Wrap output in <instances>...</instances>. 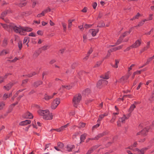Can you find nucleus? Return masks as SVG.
I'll return each instance as SVG.
<instances>
[{"mask_svg": "<svg viewBox=\"0 0 154 154\" xmlns=\"http://www.w3.org/2000/svg\"><path fill=\"white\" fill-rule=\"evenodd\" d=\"M39 115L42 116L43 119L46 120H51L53 119V116L51 113L48 110L39 109L38 111Z\"/></svg>", "mask_w": 154, "mask_h": 154, "instance_id": "f257e3e1", "label": "nucleus"}, {"mask_svg": "<svg viewBox=\"0 0 154 154\" xmlns=\"http://www.w3.org/2000/svg\"><path fill=\"white\" fill-rule=\"evenodd\" d=\"M9 26L10 29L11 30H13L15 32L19 33L21 35H23V27L20 26H17L13 23L10 24Z\"/></svg>", "mask_w": 154, "mask_h": 154, "instance_id": "f03ea898", "label": "nucleus"}, {"mask_svg": "<svg viewBox=\"0 0 154 154\" xmlns=\"http://www.w3.org/2000/svg\"><path fill=\"white\" fill-rule=\"evenodd\" d=\"M82 99L81 94H79L75 95L72 99V104L74 107H77Z\"/></svg>", "mask_w": 154, "mask_h": 154, "instance_id": "7ed1b4c3", "label": "nucleus"}, {"mask_svg": "<svg viewBox=\"0 0 154 154\" xmlns=\"http://www.w3.org/2000/svg\"><path fill=\"white\" fill-rule=\"evenodd\" d=\"M60 99L57 98L55 99L53 101L51 106V108L53 109H55L57 106L58 105L60 104Z\"/></svg>", "mask_w": 154, "mask_h": 154, "instance_id": "20e7f679", "label": "nucleus"}, {"mask_svg": "<svg viewBox=\"0 0 154 154\" xmlns=\"http://www.w3.org/2000/svg\"><path fill=\"white\" fill-rule=\"evenodd\" d=\"M108 133V132L107 131L103 132L102 133L98 134L97 136L94 138H89V140H97L99 138H100L103 136L107 134Z\"/></svg>", "mask_w": 154, "mask_h": 154, "instance_id": "39448f33", "label": "nucleus"}, {"mask_svg": "<svg viewBox=\"0 0 154 154\" xmlns=\"http://www.w3.org/2000/svg\"><path fill=\"white\" fill-rule=\"evenodd\" d=\"M141 43V39L137 40L135 42L131 45V47L134 48H137L140 46Z\"/></svg>", "mask_w": 154, "mask_h": 154, "instance_id": "423d86ee", "label": "nucleus"}, {"mask_svg": "<svg viewBox=\"0 0 154 154\" xmlns=\"http://www.w3.org/2000/svg\"><path fill=\"white\" fill-rule=\"evenodd\" d=\"M23 35H25L26 34V32H31L32 31V29L28 27H23Z\"/></svg>", "mask_w": 154, "mask_h": 154, "instance_id": "0eeeda50", "label": "nucleus"}, {"mask_svg": "<svg viewBox=\"0 0 154 154\" xmlns=\"http://www.w3.org/2000/svg\"><path fill=\"white\" fill-rule=\"evenodd\" d=\"M99 29H90L89 31V32L91 33L93 36H95L97 33L99 32Z\"/></svg>", "mask_w": 154, "mask_h": 154, "instance_id": "6e6552de", "label": "nucleus"}, {"mask_svg": "<svg viewBox=\"0 0 154 154\" xmlns=\"http://www.w3.org/2000/svg\"><path fill=\"white\" fill-rule=\"evenodd\" d=\"M14 85V84L11 82H10L3 87L4 89L7 91H9L11 88L12 86Z\"/></svg>", "mask_w": 154, "mask_h": 154, "instance_id": "1a4fd4ad", "label": "nucleus"}, {"mask_svg": "<svg viewBox=\"0 0 154 154\" xmlns=\"http://www.w3.org/2000/svg\"><path fill=\"white\" fill-rule=\"evenodd\" d=\"M33 117V116L32 114L29 112L26 113L23 115V117L26 119H32Z\"/></svg>", "mask_w": 154, "mask_h": 154, "instance_id": "9d476101", "label": "nucleus"}, {"mask_svg": "<svg viewBox=\"0 0 154 154\" xmlns=\"http://www.w3.org/2000/svg\"><path fill=\"white\" fill-rule=\"evenodd\" d=\"M31 122V121L29 120H26L24 121H22L20 122L19 125H26L27 124H29Z\"/></svg>", "mask_w": 154, "mask_h": 154, "instance_id": "9b49d317", "label": "nucleus"}, {"mask_svg": "<svg viewBox=\"0 0 154 154\" xmlns=\"http://www.w3.org/2000/svg\"><path fill=\"white\" fill-rule=\"evenodd\" d=\"M75 147V146L72 144H68L66 147L67 151L69 152L72 151Z\"/></svg>", "mask_w": 154, "mask_h": 154, "instance_id": "f8f14e48", "label": "nucleus"}, {"mask_svg": "<svg viewBox=\"0 0 154 154\" xmlns=\"http://www.w3.org/2000/svg\"><path fill=\"white\" fill-rule=\"evenodd\" d=\"M0 24L2 25L3 28H4L5 29H6L8 31L10 32V30L9 29V28L10 29V28L9 27V25H8L7 24L3 23H0Z\"/></svg>", "mask_w": 154, "mask_h": 154, "instance_id": "ddd939ff", "label": "nucleus"}, {"mask_svg": "<svg viewBox=\"0 0 154 154\" xmlns=\"http://www.w3.org/2000/svg\"><path fill=\"white\" fill-rule=\"evenodd\" d=\"M149 131V130L146 128H144L143 130H142L141 132H139L137 133V135H140L141 134H146V132H147Z\"/></svg>", "mask_w": 154, "mask_h": 154, "instance_id": "4468645a", "label": "nucleus"}, {"mask_svg": "<svg viewBox=\"0 0 154 154\" xmlns=\"http://www.w3.org/2000/svg\"><path fill=\"white\" fill-rule=\"evenodd\" d=\"M43 83V82L41 81H38L34 82L33 86L35 88L38 86Z\"/></svg>", "mask_w": 154, "mask_h": 154, "instance_id": "2eb2a0df", "label": "nucleus"}, {"mask_svg": "<svg viewBox=\"0 0 154 154\" xmlns=\"http://www.w3.org/2000/svg\"><path fill=\"white\" fill-rule=\"evenodd\" d=\"M65 128H66L65 127L64 125H63L62 126L59 128H57L56 129H54L53 130H55L58 132H60L63 131L65 130Z\"/></svg>", "mask_w": 154, "mask_h": 154, "instance_id": "dca6fc26", "label": "nucleus"}, {"mask_svg": "<svg viewBox=\"0 0 154 154\" xmlns=\"http://www.w3.org/2000/svg\"><path fill=\"white\" fill-rule=\"evenodd\" d=\"M7 14V13L6 11L2 13V14H1L0 17V18L1 19H2L6 22H7V21H6L5 19H4V17L6 16Z\"/></svg>", "mask_w": 154, "mask_h": 154, "instance_id": "f3484780", "label": "nucleus"}, {"mask_svg": "<svg viewBox=\"0 0 154 154\" xmlns=\"http://www.w3.org/2000/svg\"><path fill=\"white\" fill-rule=\"evenodd\" d=\"M127 119L128 118L126 117V115H124L122 117L119 118V122H121L122 123H124L125 120Z\"/></svg>", "mask_w": 154, "mask_h": 154, "instance_id": "a211bd4d", "label": "nucleus"}, {"mask_svg": "<svg viewBox=\"0 0 154 154\" xmlns=\"http://www.w3.org/2000/svg\"><path fill=\"white\" fill-rule=\"evenodd\" d=\"M90 92V89L89 88H87L84 90L82 92L83 95L85 96L87 95Z\"/></svg>", "mask_w": 154, "mask_h": 154, "instance_id": "6ab92c4d", "label": "nucleus"}, {"mask_svg": "<svg viewBox=\"0 0 154 154\" xmlns=\"http://www.w3.org/2000/svg\"><path fill=\"white\" fill-rule=\"evenodd\" d=\"M148 149V148L147 147H145L141 149H139V154H144V153L145 152L147 149Z\"/></svg>", "mask_w": 154, "mask_h": 154, "instance_id": "aec40b11", "label": "nucleus"}, {"mask_svg": "<svg viewBox=\"0 0 154 154\" xmlns=\"http://www.w3.org/2000/svg\"><path fill=\"white\" fill-rule=\"evenodd\" d=\"M29 38L27 37H25L23 40V44H24L27 45V47H28L29 45L28 44L29 42Z\"/></svg>", "mask_w": 154, "mask_h": 154, "instance_id": "412c9836", "label": "nucleus"}, {"mask_svg": "<svg viewBox=\"0 0 154 154\" xmlns=\"http://www.w3.org/2000/svg\"><path fill=\"white\" fill-rule=\"evenodd\" d=\"M100 78L104 79H108L109 78L108 72L106 73L104 75H101L100 76Z\"/></svg>", "mask_w": 154, "mask_h": 154, "instance_id": "4be33fe9", "label": "nucleus"}, {"mask_svg": "<svg viewBox=\"0 0 154 154\" xmlns=\"http://www.w3.org/2000/svg\"><path fill=\"white\" fill-rule=\"evenodd\" d=\"M12 93L11 92L8 94L6 93L3 96V99L4 100H6L7 98L10 97L12 95Z\"/></svg>", "mask_w": 154, "mask_h": 154, "instance_id": "5701e85b", "label": "nucleus"}, {"mask_svg": "<svg viewBox=\"0 0 154 154\" xmlns=\"http://www.w3.org/2000/svg\"><path fill=\"white\" fill-rule=\"evenodd\" d=\"M71 87H70V86H65V85H62V87L60 88L59 89V90L60 91H62V90H63V89L64 88H66V89L69 90V89H70L71 88Z\"/></svg>", "mask_w": 154, "mask_h": 154, "instance_id": "b1692460", "label": "nucleus"}, {"mask_svg": "<svg viewBox=\"0 0 154 154\" xmlns=\"http://www.w3.org/2000/svg\"><path fill=\"white\" fill-rule=\"evenodd\" d=\"M53 97V95L49 96L47 94H45L44 99L46 100H48L52 99Z\"/></svg>", "mask_w": 154, "mask_h": 154, "instance_id": "393cba45", "label": "nucleus"}, {"mask_svg": "<svg viewBox=\"0 0 154 154\" xmlns=\"http://www.w3.org/2000/svg\"><path fill=\"white\" fill-rule=\"evenodd\" d=\"M87 134H84L81 136L80 137V140L81 141L80 143H81L82 142L84 141V140L85 139L86 137V136Z\"/></svg>", "mask_w": 154, "mask_h": 154, "instance_id": "a878e982", "label": "nucleus"}, {"mask_svg": "<svg viewBox=\"0 0 154 154\" xmlns=\"http://www.w3.org/2000/svg\"><path fill=\"white\" fill-rule=\"evenodd\" d=\"M51 11V9L49 8L48 7L46 9H45L43 11H42V14L43 15H45V14L48 12L50 11Z\"/></svg>", "mask_w": 154, "mask_h": 154, "instance_id": "bb28decb", "label": "nucleus"}, {"mask_svg": "<svg viewBox=\"0 0 154 154\" xmlns=\"http://www.w3.org/2000/svg\"><path fill=\"white\" fill-rule=\"evenodd\" d=\"M148 21V20L146 19L143 20L141 22H139L137 26H136L135 27H138L142 26L143 24L145 21Z\"/></svg>", "mask_w": 154, "mask_h": 154, "instance_id": "cd10ccee", "label": "nucleus"}, {"mask_svg": "<svg viewBox=\"0 0 154 154\" xmlns=\"http://www.w3.org/2000/svg\"><path fill=\"white\" fill-rule=\"evenodd\" d=\"M49 48V46L48 45H45L40 48V49L43 51H45Z\"/></svg>", "mask_w": 154, "mask_h": 154, "instance_id": "c85d7f7f", "label": "nucleus"}, {"mask_svg": "<svg viewBox=\"0 0 154 154\" xmlns=\"http://www.w3.org/2000/svg\"><path fill=\"white\" fill-rule=\"evenodd\" d=\"M135 107V106L134 104H133L132 105L129 109V112L130 113H131Z\"/></svg>", "mask_w": 154, "mask_h": 154, "instance_id": "c756f323", "label": "nucleus"}, {"mask_svg": "<svg viewBox=\"0 0 154 154\" xmlns=\"http://www.w3.org/2000/svg\"><path fill=\"white\" fill-rule=\"evenodd\" d=\"M140 16V14L139 13H138L137 14L134 16L131 19V20H133L135 19H137Z\"/></svg>", "mask_w": 154, "mask_h": 154, "instance_id": "7c9ffc66", "label": "nucleus"}, {"mask_svg": "<svg viewBox=\"0 0 154 154\" xmlns=\"http://www.w3.org/2000/svg\"><path fill=\"white\" fill-rule=\"evenodd\" d=\"M102 80H99L97 84V87L100 88V86L102 85V84H103L102 83Z\"/></svg>", "mask_w": 154, "mask_h": 154, "instance_id": "2f4dec72", "label": "nucleus"}, {"mask_svg": "<svg viewBox=\"0 0 154 154\" xmlns=\"http://www.w3.org/2000/svg\"><path fill=\"white\" fill-rule=\"evenodd\" d=\"M17 104V102L16 103H13V104H12L11 106L9 109L8 110V112L9 113V112H11L12 110V108L11 107L12 106H14L16 104Z\"/></svg>", "mask_w": 154, "mask_h": 154, "instance_id": "473e14b6", "label": "nucleus"}, {"mask_svg": "<svg viewBox=\"0 0 154 154\" xmlns=\"http://www.w3.org/2000/svg\"><path fill=\"white\" fill-rule=\"evenodd\" d=\"M79 134V132H77L75 133L72 135V139H74L76 138V137Z\"/></svg>", "mask_w": 154, "mask_h": 154, "instance_id": "72a5a7b5", "label": "nucleus"}, {"mask_svg": "<svg viewBox=\"0 0 154 154\" xmlns=\"http://www.w3.org/2000/svg\"><path fill=\"white\" fill-rule=\"evenodd\" d=\"M62 24L63 29L64 31H65L66 29V24L64 23H62Z\"/></svg>", "mask_w": 154, "mask_h": 154, "instance_id": "f704fd0d", "label": "nucleus"}, {"mask_svg": "<svg viewBox=\"0 0 154 154\" xmlns=\"http://www.w3.org/2000/svg\"><path fill=\"white\" fill-rule=\"evenodd\" d=\"M57 146L59 148L61 149L63 147V144L59 142L57 143Z\"/></svg>", "mask_w": 154, "mask_h": 154, "instance_id": "c9c22d12", "label": "nucleus"}, {"mask_svg": "<svg viewBox=\"0 0 154 154\" xmlns=\"http://www.w3.org/2000/svg\"><path fill=\"white\" fill-rule=\"evenodd\" d=\"M8 53V52L5 50H3L0 52V55H3Z\"/></svg>", "mask_w": 154, "mask_h": 154, "instance_id": "e433bc0d", "label": "nucleus"}, {"mask_svg": "<svg viewBox=\"0 0 154 154\" xmlns=\"http://www.w3.org/2000/svg\"><path fill=\"white\" fill-rule=\"evenodd\" d=\"M123 39V38L122 37H120L117 41V42H116V45H118L119 44H120L122 41Z\"/></svg>", "mask_w": 154, "mask_h": 154, "instance_id": "4c0bfd02", "label": "nucleus"}, {"mask_svg": "<svg viewBox=\"0 0 154 154\" xmlns=\"http://www.w3.org/2000/svg\"><path fill=\"white\" fill-rule=\"evenodd\" d=\"M36 74V73L35 72H33L32 73L29 74L28 75H27L26 76L28 77H32L33 76L35 75Z\"/></svg>", "mask_w": 154, "mask_h": 154, "instance_id": "58836bf2", "label": "nucleus"}, {"mask_svg": "<svg viewBox=\"0 0 154 154\" xmlns=\"http://www.w3.org/2000/svg\"><path fill=\"white\" fill-rule=\"evenodd\" d=\"M83 41L84 42H85L87 39V35L84 34L83 35Z\"/></svg>", "mask_w": 154, "mask_h": 154, "instance_id": "ea45409f", "label": "nucleus"}, {"mask_svg": "<svg viewBox=\"0 0 154 154\" xmlns=\"http://www.w3.org/2000/svg\"><path fill=\"white\" fill-rule=\"evenodd\" d=\"M93 25L91 24H85L84 25V27L85 29H88V28L91 27Z\"/></svg>", "mask_w": 154, "mask_h": 154, "instance_id": "a19ab883", "label": "nucleus"}, {"mask_svg": "<svg viewBox=\"0 0 154 154\" xmlns=\"http://www.w3.org/2000/svg\"><path fill=\"white\" fill-rule=\"evenodd\" d=\"M5 106V103L3 102H1L0 104V110L2 109Z\"/></svg>", "mask_w": 154, "mask_h": 154, "instance_id": "79ce46f5", "label": "nucleus"}, {"mask_svg": "<svg viewBox=\"0 0 154 154\" xmlns=\"http://www.w3.org/2000/svg\"><path fill=\"white\" fill-rule=\"evenodd\" d=\"M119 61L118 60H116L115 65L114 66H112L116 68H117L118 67V64H119Z\"/></svg>", "mask_w": 154, "mask_h": 154, "instance_id": "37998d69", "label": "nucleus"}, {"mask_svg": "<svg viewBox=\"0 0 154 154\" xmlns=\"http://www.w3.org/2000/svg\"><path fill=\"white\" fill-rule=\"evenodd\" d=\"M18 47L20 50L21 49L22 47V44L21 41H19L18 42Z\"/></svg>", "mask_w": 154, "mask_h": 154, "instance_id": "c03bdc74", "label": "nucleus"}, {"mask_svg": "<svg viewBox=\"0 0 154 154\" xmlns=\"http://www.w3.org/2000/svg\"><path fill=\"white\" fill-rule=\"evenodd\" d=\"M26 4V2L23 3L22 2H20L19 3V5L20 7H23L25 6Z\"/></svg>", "mask_w": 154, "mask_h": 154, "instance_id": "a18cd8bd", "label": "nucleus"}, {"mask_svg": "<svg viewBox=\"0 0 154 154\" xmlns=\"http://www.w3.org/2000/svg\"><path fill=\"white\" fill-rule=\"evenodd\" d=\"M105 25L104 23L102 22L100 23L99 24V25L97 26V27H104L105 26Z\"/></svg>", "mask_w": 154, "mask_h": 154, "instance_id": "49530a36", "label": "nucleus"}, {"mask_svg": "<svg viewBox=\"0 0 154 154\" xmlns=\"http://www.w3.org/2000/svg\"><path fill=\"white\" fill-rule=\"evenodd\" d=\"M103 118L104 116L102 115H100L99 116V119L97 120V122L98 123L100 122L101 121V120Z\"/></svg>", "mask_w": 154, "mask_h": 154, "instance_id": "de8ad7c7", "label": "nucleus"}, {"mask_svg": "<svg viewBox=\"0 0 154 154\" xmlns=\"http://www.w3.org/2000/svg\"><path fill=\"white\" fill-rule=\"evenodd\" d=\"M152 59V57H150L148 59H147V61L146 63H145V65H147L148 64L150 61Z\"/></svg>", "mask_w": 154, "mask_h": 154, "instance_id": "09e8293b", "label": "nucleus"}, {"mask_svg": "<svg viewBox=\"0 0 154 154\" xmlns=\"http://www.w3.org/2000/svg\"><path fill=\"white\" fill-rule=\"evenodd\" d=\"M85 124L81 122L79 124L80 127H84L85 126Z\"/></svg>", "mask_w": 154, "mask_h": 154, "instance_id": "8fccbe9b", "label": "nucleus"}, {"mask_svg": "<svg viewBox=\"0 0 154 154\" xmlns=\"http://www.w3.org/2000/svg\"><path fill=\"white\" fill-rule=\"evenodd\" d=\"M100 126V124L98 123L96 125L94 126L92 128V130H94V129Z\"/></svg>", "mask_w": 154, "mask_h": 154, "instance_id": "3c124183", "label": "nucleus"}, {"mask_svg": "<svg viewBox=\"0 0 154 154\" xmlns=\"http://www.w3.org/2000/svg\"><path fill=\"white\" fill-rule=\"evenodd\" d=\"M149 46H148L147 45L146 47H144L143 49H142L140 51L141 53H142L144 51L146 50L147 48H149Z\"/></svg>", "mask_w": 154, "mask_h": 154, "instance_id": "603ef678", "label": "nucleus"}, {"mask_svg": "<svg viewBox=\"0 0 154 154\" xmlns=\"http://www.w3.org/2000/svg\"><path fill=\"white\" fill-rule=\"evenodd\" d=\"M116 116H114L112 118V119L110 121V122L111 123H113L115 121L116 119Z\"/></svg>", "mask_w": 154, "mask_h": 154, "instance_id": "864d4df0", "label": "nucleus"}, {"mask_svg": "<svg viewBox=\"0 0 154 154\" xmlns=\"http://www.w3.org/2000/svg\"><path fill=\"white\" fill-rule=\"evenodd\" d=\"M37 4V1H33L32 2V7L34 8Z\"/></svg>", "mask_w": 154, "mask_h": 154, "instance_id": "5fc2aeb1", "label": "nucleus"}, {"mask_svg": "<svg viewBox=\"0 0 154 154\" xmlns=\"http://www.w3.org/2000/svg\"><path fill=\"white\" fill-rule=\"evenodd\" d=\"M3 43L4 46H6L7 44V40L5 39H4L3 41Z\"/></svg>", "mask_w": 154, "mask_h": 154, "instance_id": "6e6d98bb", "label": "nucleus"}, {"mask_svg": "<svg viewBox=\"0 0 154 154\" xmlns=\"http://www.w3.org/2000/svg\"><path fill=\"white\" fill-rule=\"evenodd\" d=\"M39 53L37 52H35L33 55V57H36L39 55Z\"/></svg>", "mask_w": 154, "mask_h": 154, "instance_id": "4d7b16f0", "label": "nucleus"}, {"mask_svg": "<svg viewBox=\"0 0 154 154\" xmlns=\"http://www.w3.org/2000/svg\"><path fill=\"white\" fill-rule=\"evenodd\" d=\"M72 23L71 22L69 21L68 20V29H69L72 26Z\"/></svg>", "mask_w": 154, "mask_h": 154, "instance_id": "13d9d810", "label": "nucleus"}, {"mask_svg": "<svg viewBox=\"0 0 154 154\" xmlns=\"http://www.w3.org/2000/svg\"><path fill=\"white\" fill-rule=\"evenodd\" d=\"M131 32V31L130 30L129 31V32H125L122 35L123 37H124L127 34H129L130 32Z\"/></svg>", "mask_w": 154, "mask_h": 154, "instance_id": "bf43d9fd", "label": "nucleus"}, {"mask_svg": "<svg viewBox=\"0 0 154 154\" xmlns=\"http://www.w3.org/2000/svg\"><path fill=\"white\" fill-rule=\"evenodd\" d=\"M102 62L101 61L98 62L97 63V64L95 65V67H97L99 66L100 64H101Z\"/></svg>", "mask_w": 154, "mask_h": 154, "instance_id": "052dcab7", "label": "nucleus"}, {"mask_svg": "<svg viewBox=\"0 0 154 154\" xmlns=\"http://www.w3.org/2000/svg\"><path fill=\"white\" fill-rule=\"evenodd\" d=\"M142 70H140V71H136L134 72V75H136V74H140L141 71H142Z\"/></svg>", "mask_w": 154, "mask_h": 154, "instance_id": "680f3d73", "label": "nucleus"}, {"mask_svg": "<svg viewBox=\"0 0 154 154\" xmlns=\"http://www.w3.org/2000/svg\"><path fill=\"white\" fill-rule=\"evenodd\" d=\"M29 36L32 37H35L36 36V35L35 33L31 32L29 34Z\"/></svg>", "mask_w": 154, "mask_h": 154, "instance_id": "e2e57ef3", "label": "nucleus"}, {"mask_svg": "<svg viewBox=\"0 0 154 154\" xmlns=\"http://www.w3.org/2000/svg\"><path fill=\"white\" fill-rule=\"evenodd\" d=\"M23 91V90H21L18 91L14 95V96L16 97L18 95V94L19 92L22 91Z\"/></svg>", "mask_w": 154, "mask_h": 154, "instance_id": "0e129e2a", "label": "nucleus"}, {"mask_svg": "<svg viewBox=\"0 0 154 154\" xmlns=\"http://www.w3.org/2000/svg\"><path fill=\"white\" fill-rule=\"evenodd\" d=\"M37 33L39 35H42L43 34L41 30L38 31L37 32Z\"/></svg>", "mask_w": 154, "mask_h": 154, "instance_id": "69168bd1", "label": "nucleus"}, {"mask_svg": "<svg viewBox=\"0 0 154 154\" xmlns=\"http://www.w3.org/2000/svg\"><path fill=\"white\" fill-rule=\"evenodd\" d=\"M142 83H141V82H140L139 85H138V86L137 87V90H139L140 88L141 85H142Z\"/></svg>", "mask_w": 154, "mask_h": 154, "instance_id": "338daca9", "label": "nucleus"}, {"mask_svg": "<svg viewBox=\"0 0 154 154\" xmlns=\"http://www.w3.org/2000/svg\"><path fill=\"white\" fill-rule=\"evenodd\" d=\"M97 5V4L96 2H94L93 4V7L94 9H95Z\"/></svg>", "mask_w": 154, "mask_h": 154, "instance_id": "774afa93", "label": "nucleus"}]
</instances>
